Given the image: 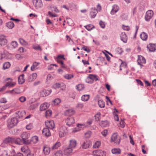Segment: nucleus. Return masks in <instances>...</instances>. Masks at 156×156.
Segmentation results:
<instances>
[{"label":"nucleus","mask_w":156,"mask_h":156,"mask_svg":"<svg viewBox=\"0 0 156 156\" xmlns=\"http://www.w3.org/2000/svg\"><path fill=\"white\" fill-rule=\"evenodd\" d=\"M21 136L22 139L19 138H17V139L20 140H18L19 142H18V145L27 144V141L28 140L27 139L29 138L30 134L26 132H24L21 134Z\"/></svg>","instance_id":"f257e3e1"},{"label":"nucleus","mask_w":156,"mask_h":156,"mask_svg":"<svg viewBox=\"0 0 156 156\" xmlns=\"http://www.w3.org/2000/svg\"><path fill=\"white\" fill-rule=\"evenodd\" d=\"M17 122V119L16 118H12L8 120L7 126L9 129H11L16 125Z\"/></svg>","instance_id":"f03ea898"},{"label":"nucleus","mask_w":156,"mask_h":156,"mask_svg":"<svg viewBox=\"0 0 156 156\" xmlns=\"http://www.w3.org/2000/svg\"><path fill=\"white\" fill-rule=\"evenodd\" d=\"M19 139H15L12 137H8L6 138L4 141V143L6 144L15 143L16 144L18 145Z\"/></svg>","instance_id":"7ed1b4c3"},{"label":"nucleus","mask_w":156,"mask_h":156,"mask_svg":"<svg viewBox=\"0 0 156 156\" xmlns=\"http://www.w3.org/2000/svg\"><path fill=\"white\" fill-rule=\"evenodd\" d=\"M98 80V79L97 75L90 74L87 77L86 79V81L88 83H92L93 81H97Z\"/></svg>","instance_id":"20e7f679"},{"label":"nucleus","mask_w":156,"mask_h":156,"mask_svg":"<svg viewBox=\"0 0 156 156\" xmlns=\"http://www.w3.org/2000/svg\"><path fill=\"white\" fill-rule=\"evenodd\" d=\"M59 136L60 137L65 136L67 133V130L66 127L63 126L61 127L59 129Z\"/></svg>","instance_id":"39448f33"},{"label":"nucleus","mask_w":156,"mask_h":156,"mask_svg":"<svg viewBox=\"0 0 156 156\" xmlns=\"http://www.w3.org/2000/svg\"><path fill=\"white\" fill-rule=\"evenodd\" d=\"M111 141L112 142H114L115 143L119 144L120 141V138L119 137H118L117 133H114L111 137Z\"/></svg>","instance_id":"423d86ee"},{"label":"nucleus","mask_w":156,"mask_h":156,"mask_svg":"<svg viewBox=\"0 0 156 156\" xmlns=\"http://www.w3.org/2000/svg\"><path fill=\"white\" fill-rule=\"evenodd\" d=\"M45 124L47 128L49 129H53L55 128L54 122L53 120L46 121Z\"/></svg>","instance_id":"0eeeda50"},{"label":"nucleus","mask_w":156,"mask_h":156,"mask_svg":"<svg viewBox=\"0 0 156 156\" xmlns=\"http://www.w3.org/2000/svg\"><path fill=\"white\" fill-rule=\"evenodd\" d=\"M91 142L89 140H86L83 142L81 145V147L83 149H86L91 145Z\"/></svg>","instance_id":"6e6552de"},{"label":"nucleus","mask_w":156,"mask_h":156,"mask_svg":"<svg viewBox=\"0 0 156 156\" xmlns=\"http://www.w3.org/2000/svg\"><path fill=\"white\" fill-rule=\"evenodd\" d=\"M153 12L152 10H149L147 11L145 17V20L147 21H149L153 16Z\"/></svg>","instance_id":"1a4fd4ad"},{"label":"nucleus","mask_w":156,"mask_h":156,"mask_svg":"<svg viewBox=\"0 0 156 156\" xmlns=\"http://www.w3.org/2000/svg\"><path fill=\"white\" fill-rule=\"evenodd\" d=\"M33 2L37 9L41 8L43 6L41 0H33Z\"/></svg>","instance_id":"9d476101"},{"label":"nucleus","mask_w":156,"mask_h":156,"mask_svg":"<svg viewBox=\"0 0 156 156\" xmlns=\"http://www.w3.org/2000/svg\"><path fill=\"white\" fill-rule=\"evenodd\" d=\"M7 43V40L5 36L3 35L0 36V46H2L5 45Z\"/></svg>","instance_id":"9b49d317"},{"label":"nucleus","mask_w":156,"mask_h":156,"mask_svg":"<svg viewBox=\"0 0 156 156\" xmlns=\"http://www.w3.org/2000/svg\"><path fill=\"white\" fill-rule=\"evenodd\" d=\"M66 122L67 125L70 126L74 123L75 120L73 118L69 116L66 119Z\"/></svg>","instance_id":"f8f14e48"},{"label":"nucleus","mask_w":156,"mask_h":156,"mask_svg":"<svg viewBox=\"0 0 156 156\" xmlns=\"http://www.w3.org/2000/svg\"><path fill=\"white\" fill-rule=\"evenodd\" d=\"M94 152L97 156H106V152L101 150H95Z\"/></svg>","instance_id":"ddd939ff"},{"label":"nucleus","mask_w":156,"mask_h":156,"mask_svg":"<svg viewBox=\"0 0 156 156\" xmlns=\"http://www.w3.org/2000/svg\"><path fill=\"white\" fill-rule=\"evenodd\" d=\"M138 64L140 65L141 66H143L142 64L146 63V60L145 58L142 56H139L138 59L137 60Z\"/></svg>","instance_id":"4468645a"},{"label":"nucleus","mask_w":156,"mask_h":156,"mask_svg":"<svg viewBox=\"0 0 156 156\" xmlns=\"http://www.w3.org/2000/svg\"><path fill=\"white\" fill-rule=\"evenodd\" d=\"M38 141V137L36 136L32 137L30 139H28L27 141V144L31 143H36Z\"/></svg>","instance_id":"2eb2a0df"},{"label":"nucleus","mask_w":156,"mask_h":156,"mask_svg":"<svg viewBox=\"0 0 156 156\" xmlns=\"http://www.w3.org/2000/svg\"><path fill=\"white\" fill-rule=\"evenodd\" d=\"M72 148L70 147L66 148L64 150V154L65 155H69L72 153Z\"/></svg>","instance_id":"dca6fc26"},{"label":"nucleus","mask_w":156,"mask_h":156,"mask_svg":"<svg viewBox=\"0 0 156 156\" xmlns=\"http://www.w3.org/2000/svg\"><path fill=\"white\" fill-rule=\"evenodd\" d=\"M43 151L45 155H48L50 153V148L48 146L44 145L43 147Z\"/></svg>","instance_id":"f3484780"},{"label":"nucleus","mask_w":156,"mask_h":156,"mask_svg":"<svg viewBox=\"0 0 156 156\" xmlns=\"http://www.w3.org/2000/svg\"><path fill=\"white\" fill-rule=\"evenodd\" d=\"M43 135L46 136H48L51 135V133L49 129L46 128L43 129L42 132Z\"/></svg>","instance_id":"a211bd4d"},{"label":"nucleus","mask_w":156,"mask_h":156,"mask_svg":"<svg viewBox=\"0 0 156 156\" xmlns=\"http://www.w3.org/2000/svg\"><path fill=\"white\" fill-rule=\"evenodd\" d=\"M119 9V6L116 5H115L113 6L111 12V14L112 15H114L118 12Z\"/></svg>","instance_id":"6ab92c4d"},{"label":"nucleus","mask_w":156,"mask_h":156,"mask_svg":"<svg viewBox=\"0 0 156 156\" xmlns=\"http://www.w3.org/2000/svg\"><path fill=\"white\" fill-rule=\"evenodd\" d=\"M75 113L74 111L72 109H69L66 110L64 113V114L66 116H71V115L74 114Z\"/></svg>","instance_id":"aec40b11"},{"label":"nucleus","mask_w":156,"mask_h":156,"mask_svg":"<svg viewBox=\"0 0 156 156\" xmlns=\"http://www.w3.org/2000/svg\"><path fill=\"white\" fill-rule=\"evenodd\" d=\"M16 114L19 118L20 119H23V117H24L26 114V112L25 111H19L16 112Z\"/></svg>","instance_id":"412c9836"},{"label":"nucleus","mask_w":156,"mask_h":156,"mask_svg":"<svg viewBox=\"0 0 156 156\" xmlns=\"http://www.w3.org/2000/svg\"><path fill=\"white\" fill-rule=\"evenodd\" d=\"M77 144V142L75 139H73L70 140L69 146L72 148L76 147Z\"/></svg>","instance_id":"4be33fe9"},{"label":"nucleus","mask_w":156,"mask_h":156,"mask_svg":"<svg viewBox=\"0 0 156 156\" xmlns=\"http://www.w3.org/2000/svg\"><path fill=\"white\" fill-rule=\"evenodd\" d=\"M150 51H154L156 49V45L154 44H150L147 46Z\"/></svg>","instance_id":"5701e85b"},{"label":"nucleus","mask_w":156,"mask_h":156,"mask_svg":"<svg viewBox=\"0 0 156 156\" xmlns=\"http://www.w3.org/2000/svg\"><path fill=\"white\" fill-rule=\"evenodd\" d=\"M121 39L124 42L126 43L127 40V36L125 32H122L121 34Z\"/></svg>","instance_id":"b1692460"},{"label":"nucleus","mask_w":156,"mask_h":156,"mask_svg":"<svg viewBox=\"0 0 156 156\" xmlns=\"http://www.w3.org/2000/svg\"><path fill=\"white\" fill-rule=\"evenodd\" d=\"M97 12L98 11L97 9H92L90 14L91 17L92 18H94L96 16Z\"/></svg>","instance_id":"393cba45"},{"label":"nucleus","mask_w":156,"mask_h":156,"mask_svg":"<svg viewBox=\"0 0 156 156\" xmlns=\"http://www.w3.org/2000/svg\"><path fill=\"white\" fill-rule=\"evenodd\" d=\"M24 75L23 74L20 75L18 77V82L19 84H22L25 82V80L23 78Z\"/></svg>","instance_id":"a878e982"},{"label":"nucleus","mask_w":156,"mask_h":156,"mask_svg":"<svg viewBox=\"0 0 156 156\" xmlns=\"http://www.w3.org/2000/svg\"><path fill=\"white\" fill-rule=\"evenodd\" d=\"M108 122L107 120L102 121L100 123V125L102 127H106L108 125Z\"/></svg>","instance_id":"bb28decb"},{"label":"nucleus","mask_w":156,"mask_h":156,"mask_svg":"<svg viewBox=\"0 0 156 156\" xmlns=\"http://www.w3.org/2000/svg\"><path fill=\"white\" fill-rule=\"evenodd\" d=\"M112 153L113 154H119L121 153V150L119 148H114L112 150Z\"/></svg>","instance_id":"cd10ccee"},{"label":"nucleus","mask_w":156,"mask_h":156,"mask_svg":"<svg viewBox=\"0 0 156 156\" xmlns=\"http://www.w3.org/2000/svg\"><path fill=\"white\" fill-rule=\"evenodd\" d=\"M48 108V106L47 105V103H44L42 104L40 107V110L41 111H44L47 109Z\"/></svg>","instance_id":"c85d7f7f"},{"label":"nucleus","mask_w":156,"mask_h":156,"mask_svg":"<svg viewBox=\"0 0 156 156\" xmlns=\"http://www.w3.org/2000/svg\"><path fill=\"white\" fill-rule=\"evenodd\" d=\"M140 36L141 39L144 41L146 40L148 37L147 35L145 32L142 33L140 34Z\"/></svg>","instance_id":"c756f323"},{"label":"nucleus","mask_w":156,"mask_h":156,"mask_svg":"<svg viewBox=\"0 0 156 156\" xmlns=\"http://www.w3.org/2000/svg\"><path fill=\"white\" fill-rule=\"evenodd\" d=\"M37 75L36 73H33L30 76L29 80L30 81H32L35 80L37 77Z\"/></svg>","instance_id":"7c9ffc66"},{"label":"nucleus","mask_w":156,"mask_h":156,"mask_svg":"<svg viewBox=\"0 0 156 156\" xmlns=\"http://www.w3.org/2000/svg\"><path fill=\"white\" fill-rule=\"evenodd\" d=\"M38 105L37 103H34L31 105L29 107L30 110H33L37 108Z\"/></svg>","instance_id":"2f4dec72"},{"label":"nucleus","mask_w":156,"mask_h":156,"mask_svg":"<svg viewBox=\"0 0 156 156\" xmlns=\"http://www.w3.org/2000/svg\"><path fill=\"white\" fill-rule=\"evenodd\" d=\"M6 26L9 28L12 29L14 27V25L12 22L10 21L6 23Z\"/></svg>","instance_id":"473e14b6"},{"label":"nucleus","mask_w":156,"mask_h":156,"mask_svg":"<svg viewBox=\"0 0 156 156\" xmlns=\"http://www.w3.org/2000/svg\"><path fill=\"white\" fill-rule=\"evenodd\" d=\"M98 104L100 107L101 108H104L105 106V103L103 100H99L98 101Z\"/></svg>","instance_id":"72a5a7b5"},{"label":"nucleus","mask_w":156,"mask_h":156,"mask_svg":"<svg viewBox=\"0 0 156 156\" xmlns=\"http://www.w3.org/2000/svg\"><path fill=\"white\" fill-rule=\"evenodd\" d=\"M90 96L88 95H84L81 97V100L83 101H87L89 98Z\"/></svg>","instance_id":"f704fd0d"},{"label":"nucleus","mask_w":156,"mask_h":156,"mask_svg":"<svg viewBox=\"0 0 156 156\" xmlns=\"http://www.w3.org/2000/svg\"><path fill=\"white\" fill-rule=\"evenodd\" d=\"M39 62H34L32 66L31 67V69L32 71H34L35 68H36L38 65L40 64Z\"/></svg>","instance_id":"c9c22d12"},{"label":"nucleus","mask_w":156,"mask_h":156,"mask_svg":"<svg viewBox=\"0 0 156 156\" xmlns=\"http://www.w3.org/2000/svg\"><path fill=\"white\" fill-rule=\"evenodd\" d=\"M84 27L88 30L90 31L94 28L93 25L91 24H89L84 26Z\"/></svg>","instance_id":"e433bc0d"},{"label":"nucleus","mask_w":156,"mask_h":156,"mask_svg":"<svg viewBox=\"0 0 156 156\" xmlns=\"http://www.w3.org/2000/svg\"><path fill=\"white\" fill-rule=\"evenodd\" d=\"M84 88V85L82 84H79L76 86V88L79 91L81 90Z\"/></svg>","instance_id":"4c0bfd02"},{"label":"nucleus","mask_w":156,"mask_h":156,"mask_svg":"<svg viewBox=\"0 0 156 156\" xmlns=\"http://www.w3.org/2000/svg\"><path fill=\"white\" fill-rule=\"evenodd\" d=\"M61 145V143L60 142H58L56 143L52 147V150L57 149Z\"/></svg>","instance_id":"58836bf2"},{"label":"nucleus","mask_w":156,"mask_h":156,"mask_svg":"<svg viewBox=\"0 0 156 156\" xmlns=\"http://www.w3.org/2000/svg\"><path fill=\"white\" fill-rule=\"evenodd\" d=\"M64 78L67 80H70L73 77V75L71 74H66L64 76Z\"/></svg>","instance_id":"ea45409f"},{"label":"nucleus","mask_w":156,"mask_h":156,"mask_svg":"<svg viewBox=\"0 0 156 156\" xmlns=\"http://www.w3.org/2000/svg\"><path fill=\"white\" fill-rule=\"evenodd\" d=\"M10 66V63L7 62L4 63L3 65V67L4 69H6L9 68Z\"/></svg>","instance_id":"a19ab883"},{"label":"nucleus","mask_w":156,"mask_h":156,"mask_svg":"<svg viewBox=\"0 0 156 156\" xmlns=\"http://www.w3.org/2000/svg\"><path fill=\"white\" fill-rule=\"evenodd\" d=\"M6 86L7 87H13L15 84V82H8L6 83Z\"/></svg>","instance_id":"79ce46f5"},{"label":"nucleus","mask_w":156,"mask_h":156,"mask_svg":"<svg viewBox=\"0 0 156 156\" xmlns=\"http://www.w3.org/2000/svg\"><path fill=\"white\" fill-rule=\"evenodd\" d=\"M101 145V143L99 141H97L93 145V147L94 148H98Z\"/></svg>","instance_id":"37998d69"},{"label":"nucleus","mask_w":156,"mask_h":156,"mask_svg":"<svg viewBox=\"0 0 156 156\" xmlns=\"http://www.w3.org/2000/svg\"><path fill=\"white\" fill-rule=\"evenodd\" d=\"M52 114V111L51 110L48 109L47 110L45 113V115L46 117L50 116Z\"/></svg>","instance_id":"c03bdc74"},{"label":"nucleus","mask_w":156,"mask_h":156,"mask_svg":"<svg viewBox=\"0 0 156 156\" xmlns=\"http://www.w3.org/2000/svg\"><path fill=\"white\" fill-rule=\"evenodd\" d=\"M62 152L61 151L59 150L57 151L54 154V156H62Z\"/></svg>","instance_id":"a18cd8bd"},{"label":"nucleus","mask_w":156,"mask_h":156,"mask_svg":"<svg viewBox=\"0 0 156 156\" xmlns=\"http://www.w3.org/2000/svg\"><path fill=\"white\" fill-rule=\"evenodd\" d=\"M82 124H78L77 125V126L78 127V128L74 129L73 131L74 132H75L80 131V129L79 128H81V126H82Z\"/></svg>","instance_id":"49530a36"},{"label":"nucleus","mask_w":156,"mask_h":156,"mask_svg":"<svg viewBox=\"0 0 156 156\" xmlns=\"http://www.w3.org/2000/svg\"><path fill=\"white\" fill-rule=\"evenodd\" d=\"M20 42V44L23 45H27V42L23 39L20 38L19 39Z\"/></svg>","instance_id":"de8ad7c7"},{"label":"nucleus","mask_w":156,"mask_h":156,"mask_svg":"<svg viewBox=\"0 0 156 156\" xmlns=\"http://www.w3.org/2000/svg\"><path fill=\"white\" fill-rule=\"evenodd\" d=\"M11 45L13 48H15L17 47L18 44L17 42L16 41H13L12 42Z\"/></svg>","instance_id":"09e8293b"},{"label":"nucleus","mask_w":156,"mask_h":156,"mask_svg":"<svg viewBox=\"0 0 156 156\" xmlns=\"http://www.w3.org/2000/svg\"><path fill=\"white\" fill-rule=\"evenodd\" d=\"M60 101L61 100L60 99L58 98L55 99L53 101L55 105H58L60 102Z\"/></svg>","instance_id":"8fccbe9b"},{"label":"nucleus","mask_w":156,"mask_h":156,"mask_svg":"<svg viewBox=\"0 0 156 156\" xmlns=\"http://www.w3.org/2000/svg\"><path fill=\"white\" fill-rule=\"evenodd\" d=\"M61 84L59 83H55L53 85V87L55 89L59 88L60 87Z\"/></svg>","instance_id":"3c124183"},{"label":"nucleus","mask_w":156,"mask_h":156,"mask_svg":"<svg viewBox=\"0 0 156 156\" xmlns=\"http://www.w3.org/2000/svg\"><path fill=\"white\" fill-rule=\"evenodd\" d=\"M51 90H46L43 91V92L45 93V96H46L50 94L51 93Z\"/></svg>","instance_id":"603ef678"},{"label":"nucleus","mask_w":156,"mask_h":156,"mask_svg":"<svg viewBox=\"0 0 156 156\" xmlns=\"http://www.w3.org/2000/svg\"><path fill=\"white\" fill-rule=\"evenodd\" d=\"M33 48L36 50H38L40 51H41L42 50V48L39 45H34Z\"/></svg>","instance_id":"864d4df0"},{"label":"nucleus","mask_w":156,"mask_h":156,"mask_svg":"<svg viewBox=\"0 0 156 156\" xmlns=\"http://www.w3.org/2000/svg\"><path fill=\"white\" fill-rule=\"evenodd\" d=\"M99 24L101 27L102 28H104L105 27V23L103 22L102 21H100L99 23Z\"/></svg>","instance_id":"5fc2aeb1"},{"label":"nucleus","mask_w":156,"mask_h":156,"mask_svg":"<svg viewBox=\"0 0 156 156\" xmlns=\"http://www.w3.org/2000/svg\"><path fill=\"white\" fill-rule=\"evenodd\" d=\"M121 18L123 20H126L127 19V16L125 14H123L121 16Z\"/></svg>","instance_id":"6e6d98bb"},{"label":"nucleus","mask_w":156,"mask_h":156,"mask_svg":"<svg viewBox=\"0 0 156 156\" xmlns=\"http://www.w3.org/2000/svg\"><path fill=\"white\" fill-rule=\"evenodd\" d=\"M100 113H99L98 114L95 115V120L96 121H99L100 119Z\"/></svg>","instance_id":"4d7b16f0"},{"label":"nucleus","mask_w":156,"mask_h":156,"mask_svg":"<svg viewBox=\"0 0 156 156\" xmlns=\"http://www.w3.org/2000/svg\"><path fill=\"white\" fill-rule=\"evenodd\" d=\"M19 99L21 102H23L26 100V98L22 96L19 98Z\"/></svg>","instance_id":"13d9d810"},{"label":"nucleus","mask_w":156,"mask_h":156,"mask_svg":"<svg viewBox=\"0 0 156 156\" xmlns=\"http://www.w3.org/2000/svg\"><path fill=\"white\" fill-rule=\"evenodd\" d=\"M81 49H83L85 51H86L87 52L89 53L90 51V50L89 49H88L86 46H84L82 47Z\"/></svg>","instance_id":"bf43d9fd"},{"label":"nucleus","mask_w":156,"mask_h":156,"mask_svg":"<svg viewBox=\"0 0 156 156\" xmlns=\"http://www.w3.org/2000/svg\"><path fill=\"white\" fill-rule=\"evenodd\" d=\"M114 115L115 120L116 121H119V117L118 115L115 113V112H114Z\"/></svg>","instance_id":"052dcab7"},{"label":"nucleus","mask_w":156,"mask_h":156,"mask_svg":"<svg viewBox=\"0 0 156 156\" xmlns=\"http://www.w3.org/2000/svg\"><path fill=\"white\" fill-rule=\"evenodd\" d=\"M7 102V100L6 98H3L0 99V102L1 103H5Z\"/></svg>","instance_id":"680f3d73"},{"label":"nucleus","mask_w":156,"mask_h":156,"mask_svg":"<svg viewBox=\"0 0 156 156\" xmlns=\"http://www.w3.org/2000/svg\"><path fill=\"white\" fill-rule=\"evenodd\" d=\"M107 132L108 130L107 129H105L101 132V133L104 136H106Z\"/></svg>","instance_id":"e2e57ef3"},{"label":"nucleus","mask_w":156,"mask_h":156,"mask_svg":"<svg viewBox=\"0 0 156 156\" xmlns=\"http://www.w3.org/2000/svg\"><path fill=\"white\" fill-rule=\"evenodd\" d=\"M32 124L31 123H30V124L26 126V128L28 130H30L32 128Z\"/></svg>","instance_id":"0e129e2a"},{"label":"nucleus","mask_w":156,"mask_h":156,"mask_svg":"<svg viewBox=\"0 0 156 156\" xmlns=\"http://www.w3.org/2000/svg\"><path fill=\"white\" fill-rule=\"evenodd\" d=\"M116 51L118 53L120 54H121L122 52V48H117Z\"/></svg>","instance_id":"69168bd1"},{"label":"nucleus","mask_w":156,"mask_h":156,"mask_svg":"<svg viewBox=\"0 0 156 156\" xmlns=\"http://www.w3.org/2000/svg\"><path fill=\"white\" fill-rule=\"evenodd\" d=\"M90 132H88L85 133V137L86 138H88L90 137Z\"/></svg>","instance_id":"338daca9"},{"label":"nucleus","mask_w":156,"mask_h":156,"mask_svg":"<svg viewBox=\"0 0 156 156\" xmlns=\"http://www.w3.org/2000/svg\"><path fill=\"white\" fill-rule=\"evenodd\" d=\"M48 14L51 16L53 17H55L57 16L56 14H53L52 12L50 11H49L48 12Z\"/></svg>","instance_id":"774afa93"}]
</instances>
